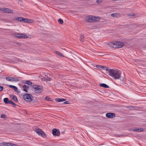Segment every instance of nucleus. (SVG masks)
I'll list each match as a JSON object with an SVG mask.
<instances>
[{
	"instance_id": "29",
	"label": "nucleus",
	"mask_w": 146,
	"mask_h": 146,
	"mask_svg": "<svg viewBox=\"0 0 146 146\" xmlns=\"http://www.w3.org/2000/svg\"><path fill=\"white\" fill-rule=\"evenodd\" d=\"M127 15L128 17H133L135 16V14L132 13L131 14H128Z\"/></svg>"
},
{
	"instance_id": "1",
	"label": "nucleus",
	"mask_w": 146,
	"mask_h": 146,
	"mask_svg": "<svg viewBox=\"0 0 146 146\" xmlns=\"http://www.w3.org/2000/svg\"><path fill=\"white\" fill-rule=\"evenodd\" d=\"M107 73L109 75L112 77L114 79H118L120 78L121 77V72L117 69H110L108 70Z\"/></svg>"
},
{
	"instance_id": "46",
	"label": "nucleus",
	"mask_w": 146,
	"mask_h": 146,
	"mask_svg": "<svg viewBox=\"0 0 146 146\" xmlns=\"http://www.w3.org/2000/svg\"><path fill=\"white\" fill-rule=\"evenodd\" d=\"M19 0V1H21V0Z\"/></svg>"
},
{
	"instance_id": "37",
	"label": "nucleus",
	"mask_w": 146,
	"mask_h": 146,
	"mask_svg": "<svg viewBox=\"0 0 146 146\" xmlns=\"http://www.w3.org/2000/svg\"><path fill=\"white\" fill-rule=\"evenodd\" d=\"M15 86L12 85H9V88H11L12 89Z\"/></svg>"
},
{
	"instance_id": "5",
	"label": "nucleus",
	"mask_w": 146,
	"mask_h": 146,
	"mask_svg": "<svg viewBox=\"0 0 146 146\" xmlns=\"http://www.w3.org/2000/svg\"><path fill=\"white\" fill-rule=\"evenodd\" d=\"M14 36L18 39L26 38H28L27 35L22 33L15 34Z\"/></svg>"
},
{
	"instance_id": "41",
	"label": "nucleus",
	"mask_w": 146,
	"mask_h": 146,
	"mask_svg": "<svg viewBox=\"0 0 146 146\" xmlns=\"http://www.w3.org/2000/svg\"><path fill=\"white\" fill-rule=\"evenodd\" d=\"M12 104L13 105V106L14 107H15L17 105L15 103H14L13 102V103H12Z\"/></svg>"
},
{
	"instance_id": "31",
	"label": "nucleus",
	"mask_w": 146,
	"mask_h": 146,
	"mask_svg": "<svg viewBox=\"0 0 146 146\" xmlns=\"http://www.w3.org/2000/svg\"><path fill=\"white\" fill-rule=\"evenodd\" d=\"M1 117L2 118H6L7 116L5 114H2L1 115Z\"/></svg>"
},
{
	"instance_id": "43",
	"label": "nucleus",
	"mask_w": 146,
	"mask_h": 146,
	"mask_svg": "<svg viewBox=\"0 0 146 146\" xmlns=\"http://www.w3.org/2000/svg\"><path fill=\"white\" fill-rule=\"evenodd\" d=\"M10 146H18L17 145L15 144H14L12 143V144Z\"/></svg>"
},
{
	"instance_id": "15",
	"label": "nucleus",
	"mask_w": 146,
	"mask_h": 146,
	"mask_svg": "<svg viewBox=\"0 0 146 146\" xmlns=\"http://www.w3.org/2000/svg\"><path fill=\"white\" fill-rule=\"evenodd\" d=\"M100 69H102L104 70H106V73H107L108 72V70H109L110 68H108V67L106 66H101L100 67Z\"/></svg>"
},
{
	"instance_id": "25",
	"label": "nucleus",
	"mask_w": 146,
	"mask_h": 146,
	"mask_svg": "<svg viewBox=\"0 0 146 146\" xmlns=\"http://www.w3.org/2000/svg\"><path fill=\"white\" fill-rule=\"evenodd\" d=\"M84 35H81L80 38V40L81 42H83L84 40Z\"/></svg>"
},
{
	"instance_id": "32",
	"label": "nucleus",
	"mask_w": 146,
	"mask_h": 146,
	"mask_svg": "<svg viewBox=\"0 0 146 146\" xmlns=\"http://www.w3.org/2000/svg\"><path fill=\"white\" fill-rule=\"evenodd\" d=\"M6 143H0V145L1 146H6Z\"/></svg>"
},
{
	"instance_id": "34",
	"label": "nucleus",
	"mask_w": 146,
	"mask_h": 146,
	"mask_svg": "<svg viewBox=\"0 0 146 146\" xmlns=\"http://www.w3.org/2000/svg\"><path fill=\"white\" fill-rule=\"evenodd\" d=\"M3 87L0 86V92L3 90Z\"/></svg>"
},
{
	"instance_id": "42",
	"label": "nucleus",
	"mask_w": 146,
	"mask_h": 146,
	"mask_svg": "<svg viewBox=\"0 0 146 146\" xmlns=\"http://www.w3.org/2000/svg\"><path fill=\"white\" fill-rule=\"evenodd\" d=\"M13 101H12L11 100H10V101L9 102V104H12V103H13Z\"/></svg>"
},
{
	"instance_id": "24",
	"label": "nucleus",
	"mask_w": 146,
	"mask_h": 146,
	"mask_svg": "<svg viewBox=\"0 0 146 146\" xmlns=\"http://www.w3.org/2000/svg\"><path fill=\"white\" fill-rule=\"evenodd\" d=\"M51 79V78L50 77H48V76L45 78L44 79V81H46V82L48 81H50Z\"/></svg>"
},
{
	"instance_id": "18",
	"label": "nucleus",
	"mask_w": 146,
	"mask_h": 146,
	"mask_svg": "<svg viewBox=\"0 0 146 146\" xmlns=\"http://www.w3.org/2000/svg\"><path fill=\"white\" fill-rule=\"evenodd\" d=\"M99 85L100 87L104 88H109V86L108 85L104 83L100 84Z\"/></svg>"
},
{
	"instance_id": "33",
	"label": "nucleus",
	"mask_w": 146,
	"mask_h": 146,
	"mask_svg": "<svg viewBox=\"0 0 146 146\" xmlns=\"http://www.w3.org/2000/svg\"><path fill=\"white\" fill-rule=\"evenodd\" d=\"M102 1V0H96V2L98 3H100Z\"/></svg>"
},
{
	"instance_id": "44",
	"label": "nucleus",
	"mask_w": 146,
	"mask_h": 146,
	"mask_svg": "<svg viewBox=\"0 0 146 146\" xmlns=\"http://www.w3.org/2000/svg\"><path fill=\"white\" fill-rule=\"evenodd\" d=\"M45 78L44 77V78H42V80H43V81H44V79Z\"/></svg>"
},
{
	"instance_id": "14",
	"label": "nucleus",
	"mask_w": 146,
	"mask_h": 146,
	"mask_svg": "<svg viewBox=\"0 0 146 146\" xmlns=\"http://www.w3.org/2000/svg\"><path fill=\"white\" fill-rule=\"evenodd\" d=\"M55 101L57 102H63L66 100V99L64 98H57L55 99Z\"/></svg>"
},
{
	"instance_id": "6",
	"label": "nucleus",
	"mask_w": 146,
	"mask_h": 146,
	"mask_svg": "<svg viewBox=\"0 0 146 146\" xmlns=\"http://www.w3.org/2000/svg\"><path fill=\"white\" fill-rule=\"evenodd\" d=\"M36 133L39 135H40L43 137H46V135L44 131L40 128H37L36 131Z\"/></svg>"
},
{
	"instance_id": "36",
	"label": "nucleus",
	"mask_w": 146,
	"mask_h": 146,
	"mask_svg": "<svg viewBox=\"0 0 146 146\" xmlns=\"http://www.w3.org/2000/svg\"><path fill=\"white\" fill-rule=\"evenodd\" d=\"M131 131H133L136 132V129L132 128L131 129Z\"/></svg>"
},
{
	"instance_id": "9",
	"label": "nucleus",
	"mask_w": 146,
	"mask_h": 146,
	"mask_svg": "<svg viewBox=\"0 0 146 146\" xmlns=\"http://www.w3.org/2000/svg\"><path fill=\"white\" fill-rule=\"evenodd\" d=\"M106 116L109 118H112L115 117V115L114 113H106Z\"/></svg>"
},
{
	"instance_id": "21",
	"label": "nucleus",
	"mask_w": 146,
	"mask_h": 146,
	"mask_svg": "<svg viewBox=\"0 0 146 146\" xmlns=\"http://www.w3.org/2000/svg\"><path fill=\"white\" fill-rule=\"evenodd\" d=\"M12 100L15 102H18V99L16 96L15 95L13 96Z\"/></svg>"
},
{
	"instance_id": "10",
	"label": "nucleus",
	"mask_w": 146,
	"mask_h": 146,
	"mask_svg": "<svg viewBox=\"0 0 146 146\" xmlns=\"http://www.w3.org/2000/svg\"><path fill=\"white\" fill-rule=\"evenodd\" d=\"M2 10L5 13H13V10L7 8H3Z\"/></svg>"
},
{
	"instance_id": "22",
	"label": "nucleus",
	"mask_w": 146,
	"mask_h": 146,
	"mask_svg": "<svg viewBox=\"0 0 146 146\" xmlns=\"http://www.w3.org/2000/svg\"><path fill=\"white\" fill-rule=\"evenodd\" d=\"M144 131V129L142 128H139L136 129V132H142Z\"/></svg>"
},
{
	"instance_id": "12",
	"label": "nucleus",
	"mask_w": 146,
	"mask_h": 146,
	"mask_svg": "<svg viewBox=\"0 0 146 146\" xmlns=\"http://www.w3.org/2000/svg\"><path fill=\"white\" fill-rule=\"evenodd\" d=\"M22 87L24 91L25 92H28L27 90L29 88L28 86H27L26 85L24 84L23 85Z\"/></svg>"
},
{
	"instance_id": "13",
	"label": "nucleus",
	"mask_w": 146,
	"mask_h": 146,
	"mask_svg": "<svg viewBox=\"0 0 146 146\" xmlns=\"http://www.w3.org/2000/svg\"><path fill=\"white\" fill-rule=\"evenodd\" d=\"M116 44L117 45V48H121L123 46V43L120 42H116Z\"/></svg>"
},
{
	"instance_id": "2",
	"label": "nucleus",
	"mask_w": 146,
	"mask_h": 146,
	"mask_svg": "<svg viewBox=\"0 0 146 146\" xmlns=\"http://www.w3.org/2000/svg\"><path fill=\"white\" fill-rule=\"evenodd\" d=\"M85 21L88 23H94L98 21L99 20L98 17L89 16L85 18Z\"/></svg>"
},
{
	"instance_id": "20",
	"label": "nucleus",
	"mask_w": 146,
	"mask_h": 146,
	"mask_svg": "<svg viewBox=\"0 0 146 146\" xmlns=\"http://www.w3.org/2000/svg\"><path fill=\"white\" fill-rule=\"evenodd\" d=\"M15 19H14L16 20L20 21H22L23 17H15Z\"/></svg>"
},
{
	"instance_id": "27",
	"label": "nucleus",
	"mask_w": 146,
	"mask_h": 146,
	"mask_svg": "<svg viewBox=\"0 0 146 146\" xmlns=\"http://www.w3.org/2000/svg\"><path fill=\"white\" fill-rule=\"evenodd\" d=\"M25 83L26 84H28L29 85H32V82H31L29 80H27L26 82Z\"/></svg>"
},
{
	"instance_id": "38",
	"label": "nucleus",
	"mask_w": 146,
	"mask_h": 146,
	"mask_svg": "<svg viewBox=\"0 0 146 146\" xmlns=\"http://www.w3.org/2000/svg\"><path fill=\"white\" fill-rule=\"evenodd\" d=\"M11 144L12 143H7V144H6V146H10Z\"/></svg>"
},
{
	"instance_id": "4",
	"label": "nucleus",
	"mask_w": 146,
	"mask_h": 146,
	"mask_svg": "<svg viewBox=\"0 0 146 146\" xmlns=\"http://www.w3.org/2000/svg\"><path fill=\"white\" fill-rule=\"evenodd\" d=\"M33 87L35 89L34 92L36 93H40L43 91L42 88L38 85H33Z\"/></svg>"
},
{
	"instance_id": "19",
	"label": "nucleus",
	"mask_w": 146,
	"mask_h": 146,
	"mask_svg": "<svg viewBox=\"0 0 146 146\" xmlns=\"http://www.w3.org/2000/svg\"><path fill=\"white\" fill-rule=\"evenodd\" d=\"M110 45L112 47H113L114 48H117V45L116 44V43H112V42H111L110 44Z\"/></svg>"
},
{
	"instance_id": "39",
	"label": "nucleus",
	"mask_w": 146,
	"mask_h": 146,
	"mask_svg": "<svg viewBox=\"0 0 146 146\" xmlns=\"http://www.w3.org/2000/svg\"><path fill=\"white\" fill-rule=\"evenodd\" d=\"M63 104H69V102L68 101H66L64 102L63 103Z\"/></svg>"
},
{
	"instance_id": "16",
	"label": "nucleus",
	"mask_w": 146,
	"mask_h": 146,
	"mask_svg": "<svg viewBox=\"0 0 146 146\" xmlns=\"http://www.w3.org/2000/svg\"><path fill=\"white\" fill-rule=\"evenodd\" d=\"M54 52L56 55L59 56H60L61 57H64L63 54L60 52L55 51H54Z\"/></svg>"
},
{
	"instance_id": "45",
	"label": "nucleus",
	"mask_w": 146,
	"mask_h": 146,
	"mask_svg": "<svg viewBox=\"0 0 146 146\" xmlns=\"http://www.w3.org/2000/svg\"><path fill=\"white\" fill-rule=\"evenodd\" d=\"M118 0H112V1H118Z\"/></svg>"
},
{
	"instance_id": "30",
	"label": "nucleus",
	"mask_w": 146,
	"mask_h": 146,
	"mask_svg": "<svg viewBox=\"0 0 146 146\" xmlns=\"http://www.w3.org/2000/svg\"><path fill=\"white\" fill-rule=\"evenodd\" d=\"M13 90L16 92H18V88H17L15 86L13 88Z\"/></svg>"
},
{
	"instance_id": "28",
	"label": "nucleus",
	"mask_w": 146,
	"mask_h": 146,
	"mask_svg": "<svg viewBox=\"0 0 146 146\" xmlns=\"http://www.w3.org/2000/svg\"><path fill=\"white\" fill-rule=\"evenodd\" d=\"M58 23L61 24H62L63 23V21L62 19H59L58 20Z\"/></svg>"
},
{
	"instance_id": "11",
	"label": "nucleus",
	"mask_w": 146,
	"mask_h": 146,
	"mask_svg": "<svg viewBox=\"0 0 146 146\" xmlns=\"http://www.w3.org/2000/svg\"><path fill=\"white\" fill-rule=\"evenodd\" d=\"M22 21L27 23H31L32 22V20L23 17Z\"/></svg>"
},
{
	"instance_id": "8",
	"label": "nucleus",
	"mask_w": 146,
	"mask_h": 146,
	"mask_svg": "<svg viewBox=\"0 0 146 146\" xmlns=\"http://www.w3.org/2000/svg\"><path fill=\"white\" fill-rule=\"evenodd\" d=\"M5 79L7 80L12 82H18L19 81V79L16 78H13V77H6Z\"/></svg>"
},
{
	"instance_id": "26",
	"label": "nucleus",
	"mask_w": 146,
	"mask_h": 146,
	"mask_svg": "<svg viewBox=\"0 0 146 146\" xmlns=\"http://www.w3.org/2000/svg\"><path fill=\"white\" fill-rule=\"evenodd\" d=\"M118 14L117 13H113L111 15V16L113 17H117Z\"/></svg>"
},
{
	"instance_id": "23",
	"label": "nucleus",
	"mask_w": 146,
	"mask_h": 146,
	"mask_svg": "<svg viewBox=\"0 0 146 146\" xmlns=\"http://www.w3.org/2000/svg\"><path fill=\"white\" fill-rule=\"evenodd\" d=\"M45 100L48 101H52V99H51V98L49 97L48 96H46L45 98Z\"/></svg>"
},
{
	"instance_id": "40",
	"label": "nucleus",
	"mask_w": 146,
	"mask_h": 146,
	"mask_svg": "<svg viewBox=\"0 0 146 146\" xmlns=\"http://www.w3.org/2000/svg\"><path fill=\"white\" fill-rule=\"evenodd\" d=\"M100 66H101L100 65H96V67L100 69Z\"/></svg>"
},
{
	"instance_id": "3",
	"label": "nucleus",
	"mask_w": 146,
	"mask_h": 146,
	"mask_svg": "<svg viewBox=\"0 0 146 146\" xmlns=\"http://www.w3.org/2000/svg\"><path fill=\"white\" fill-rule=\"evenodd\" d=\"M23 98L26 101L31 102L33 100V97L30 94L26 93L23 95Z\"/></svg>"
},
{
	"instance_id": "7",
	"label": "nucleus",
	"mask_w": 146,
	"mask_h": 146,
	"mask_svg": "<svg viewBox=\"0 0 146 146\" xmlns=\"http://www.w3.org/2000/svg\"><path fill=\"white\" fill-rule=\"evenodd\" d=\"M52 133L53 135L55 136H59L60 134L59 130L56 128H54L52 130Z\"/></svg>"
},
{
	"instance_id": "17",
	"label": "nucleus",
	"mask_w": 146,
	"mask_h": 146,
	"mask_svg": "<svg viewBox=\"0 0 146 146\" xmlns=\"http://www.w3.org/2000/svg\"><path fill=\"white\" fill-rule=\"evenodd\" d=\"M10 100H9L8 98H5L3 99V102L6 104H9Z\"/></svg>"
},
{
	"instance_id": "35",
	"label": "nucleus",
	"mask_w": 146,
	"mask_h": 146,
	"mask_svg": "<svg viewBox=\"0 0 146 146\" xmlns=\"http://www.w3.org/2000/svg\"><path fill=\"white\" fill-rule=\"evenodd\" d=\"M133 106H131L127 107V108L128 109H129V110H131V109H132L131 108H133Z\"/></svg>"
}]
</instances>
